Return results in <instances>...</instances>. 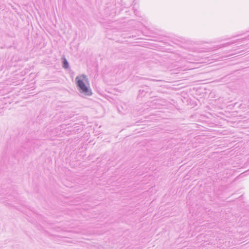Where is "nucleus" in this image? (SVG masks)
Listing matches in <instances>:
<instances>
[{"label":"nucleus","instance_id":"1","mask_svg":"<svg viewBox=\"0 0 249 249\" xmlns=\"http://www.w3.org/2000/svg\"><path fill=\"white\" fill-rule=\"evenodd\" d=\"M79 87L81 90V92L87 96H90L92 94L91 90L89 88V83L88 79L83 76L80 77L79 79Z\"/></svg>","mask_w":249,"mask_h":249},{"label":"nucleus","instance_id":"2","mask_svg":"<svg viewBox=\"0 0 249 249\" xmlns=\"http://www.w3.org/2000/svg\"><path fill=\"white\" fill-rule=\"evenodd\" d=\"M69 66L68 63L65 58L63 60V67L65 69L68 68Z\"/></svg>","mask_w":249,"mask_h":249},{"label":"nucleus","instance_id":"3","mask_svg":"<svg viewBox=\"0 0 249 249\" xmlns=\"http://www.w3.org/2000/svg\"><path fill=\"white\" fill-rule=\"evenodd\" d=\"M78 79V77L75 78V80H76Z\"/></svg>","mask_w":249,"mask_h":249}]
</instances>
